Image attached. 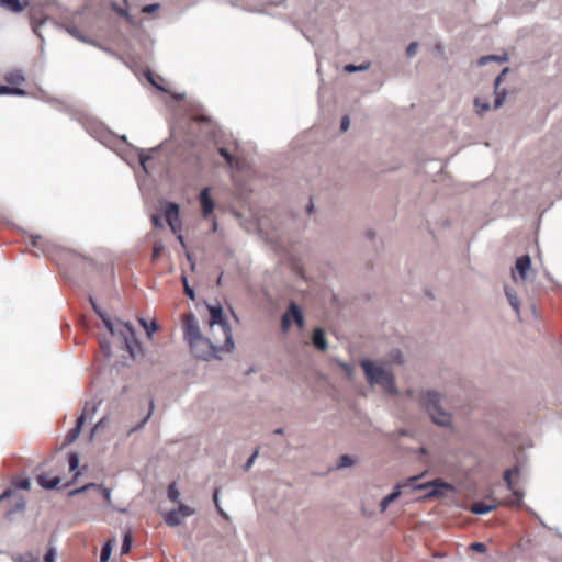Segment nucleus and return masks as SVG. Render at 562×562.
Segmentation results:
<instances>
[{
    "instance_id": "nucleus-38",
    "label": "nucleus",
    "mask_w": 562,
    "mask_h": 562,
    "mask_svg": "<svg viewBox=\"0 0 562 562\" xmlns=\"http://www.w3.org/2000/svg\"><path fill=\"white\" fill-rule=\"evenodd\" d=\"M474 105L476 108V112L479 114H482L483 112H486L491 109V105L487 101H482L481 99L476 98L474 100Z\"/></svg>"
},
{
    "instance_id": "nucleus-47",
    "label": "nucleus",
    "mask_w": 562,
    "mask_h": 562,
    "mask_svg": "<svg viewBox=\"0 0 562 562\" xmlns=\"http://www.w3.org/2000/svg\"><path fill=\"white\" fill-rule=\"evenodd\" d=\"M418 44L416 42H412L406 47V55L407 57H414L417 54Z\"/></svg>"
},
{
    "instance_id": "nucleus-60",
    "label": "nucleus",
    "mask_w": 562,
    "mask_h": 562,
    "mask_svg": "<svg viewBox=\"0 0 562 562\" xmlns=\"http://www.w3.org/2000/svg\"><path fill=\"white\" fill-rule=\"evenodd\" d=\"M503 78H502V75H498L495 80H494V90L497 91V90H501L499 89V85L502 82Z\"/></svg>"
},
{
    "instance_id": "nucleus-3",
    "label": "nucleus",
    "mask_w": 562,
    "mask_h": 562,
    "mask_svg": "<svg viewBox=\"0 0 562 562\" xmlns=\"http://www.w3.org/2000/svg\"><path fill=\"white\" fill-rule=\"evenodd\" d=\"M2 505L7 508L5 519L16 522L24 518L26 512V498L21 492L14 490L2 491Z\"/></svg>"
},
{
    "instance_id": "nucleus-59",
    "label": "nucleus",
    "mask_w": 562,
    "mask_h": 562,
    "mask_svg": "<svg viewBox=\"0 0 562 562\" xmlns=\"http://www.w3.org/2000/svg\"><path fill=\"white\" fill-rule=\"evenodd\" d=\"M151 222L155 227H162V222L159 215L153 214L151 215Z\"/></svg>"
},
{
    "instance_id": "nucleus-11",
    "label": "nucleus",
    "mask_w": 562,
    "mask_h": 562,
    "mask_svg": "<svg viewBox=\"0 0 562 562\" xmlns=\"http://www.w3.org/2000/svg\"><path fill=\"white\" fill-rule=\"evenodd\" d=\"M183 336L184 340L189 344L200 337H203L201 333L199 321L196 316L192 313L188 314L184 317V326H183Z\"/></svg>"
},
{
    "instance_id": "nucleus-37",
    "label": "nucleus",
    "mask_w": 562,
    "mask_h": 562,
    "mask_svg": "<svg viewBox=\"0 0 562 562\" xmlns=\"http://www.w3.org/2000/svg\"><path fill=\"white\" fill-rule=\"evenodd\" d=\"M370 64L367 63V64H361V65H353V64H348L344 67L345 71L347 72H357V71H364L369 68Z\"/></svg>"
},
{
    "instance_id": "nucleus-63",
    "label": "nucleus",
    "mask_w": 562,
    "mask_h": 562,
    "mask_svg": "<svg viewBox=\"0 0 562 562\" xmlns=\"http://www.w3.org/2000/svg\"><path fill=\"white\" fill-rule=\"evenodd\" d=\"M102 424H103V419H101L97 423V425L94 426V428L92 430L91 437L93 436L94 431H97L100 427H102Z\"/></svg>"
},
{
    "instance_id": "nucleus-28",
    "label": "nucleus",
    "mask_w": 562,
    "mask_h": 562,
    "mask_svg": "<svg viewBox=\"0 0 562 562\" xmlns=\"http://www.w3.org/2000/svg\"><path fill=\"white\" fill-rule=\"evenodd\" d=\"M80 434H81L80 426H76L75 428L70 429L65 437L64 446L75 442L78 439V437L80 436Z\"/></svg>"
},
{
    "instance_id": "nucleus-16",
    "label": "nucleus",
    "mask_w": 562,
    "mask_h": 562,
    "mask_svg": "<svg viewBox=\"0 0 562 562\" xmlns=\"http://www.w3.org/2000/svg\"><path fill=\"white\" fill-rule=\"evenodd\" d=\"M312 344L316 349L322 351H325L328 348L327 339L325 337V331L323 328L316 327L314 329L312 336Z\"/></svg>"
},
{
    "instance_id": "nucleus-30",
    "label": "nucleus",
    "mask_w": 562,
    "mask_h": 562,
    "mask_svg": "<svg viewBox=\"0 0 562 562\" xmlns=\"http://www.w3.org/2000/svg\"><path fill=\"white\" fill-rule=\"evenodd\" d=\"M355 464V460L349 454H341L338 459L336 470L350 468Z\"/></svg>"
},
{
    "instance_id": "nucleus-27",
    "label": "nucleus",
    "mask_w": 562,
    "mask_h": 562,
    "mask_svg": "<svg viewBox=\"0 0 562 562\" xmlns=\"http://www.w3.org/2000/svg\"><path fill=\"white\" fill-rule=\"evenodd\" d=\"M31 487V480L29 477L21 479L18 481H13L7 490H14L16 492H20L21 490L27 491Z\"/></svg>"
},
{
    "instance_id": "nucleus-1",
    "label": "nucleus",
    "mask_w": 562,
    "mask_h": 562,
    "mask_svg": "<svg viewBox=\"0 0 562 562\" xmlns=\"http://www.w3.org/2000/svg\"><path fill=\"white\" fill-rule=\"evenodd\" d=\"M445 396L438 391L428 390L419 394V404L430 420L442 428L452 427V414L443 406Z\"/></svg>"
},
{
    "instance_id": "nucleus-35",
    "label": "nucleus",
    "mask_w": 562,
    "mask_h": 562,
    "mask_svg": "<svg viewBox=\"0 0 562 562\" xmlns=\"http://www.w3.org/2000/svg\"><path fill=\"white\" fill-rule=\"evenodd\" d=\"M179 497H180V492H179L176 483H171L168 486V498H169V501L176 503V502L179 501Z\"/></svg>"
},
{
    "instance_id": "nucleus-49",
    "label": "nucleus",
    "mask_w": 562,
    "mask_h": 562,
    "mask_svg": "<svg viewBox=\"0 0 562 562\" xmlns=\"http://www.w3.org/2000/svg\"><path fill=\"white\" fill-rule=\"evenodd\" d=\"M68 32L74 36L76 37L77 40L83 42V43H90L89 40H87L85 36L80 35V32L78 29L76 27H71L68 30Z\"/></svg>"
},
{
    "instance_id": "nucleus-56",
    "label": "nucleus",
    "mask_w": 562,
    "mask_h": 562,
    "mask_svg": "<svg viewBox=\"0 0 562 562\" xmlns=\"http://www.w3.org/2000/svg\"><path fill=\"white\" fill-rule=\"evenodd\" d=\"M218 153L227 162H232L233 157L226 148H220Z\"/></svg>"
},
{
    "instance_id": "nucleus-32",
    "label": "nucleus",
    "mask_w": 562,
    "mask_h": 562,
    "mask_svg": "<svg viewBox=\"0 0 562 562\" xmlns=\"http://www.w3.org/2000/svg\"><path fill=\"white\" fill-rule=\"evenodd\" d=\"M133 537L130 532H126L123 537L122 546H121V554H126L130 552L132 548Z\"/></svg>"
},
{
    "instance_id": "nucleus-31",
    "label": "nucleus",
    "mask_w": 562,
    "mask_h": 562,
    "mask_svg": "<svg viewBox=\"0 0 562 562\" xmlns=\"http://www.w3.org/2000/svg\"><path fill=\"white\" fill-rule=\"evenodd\" d=\"M15 562H40V558L37 554L33 552H26L24 554H19L15 559Z\"/></svg>"
},
{
    "instance_id": "nucleus-48",
    "label": "nucleus",
    "mask_w": 562,
    "mask_h": 562,
    "mask_svg": "<svg viewBox=\"0 0 562 562\" xmlns=\"http://www.w3.org/2000/svg\"><path fill=\"white\" fill-rule=\"evenodd\" d=\"M164 248L165 247L161 243L155 244L154 249H153L151 259L157 260L158 257L160 256V254L162 252Z\"/></svg>"
},
{
    "instance_id": "nucleus-53",
    "label": "nucleus",
    "mask_w": 562,
    "mask_h": 562,
    "mask_svg": "<svg viewBox=\"0 0 562 562\" xmlns=\"http://www.w3.org/2000/svg\"><path fill=\"white\" fill-rule=\"evenodd\" d=\"M350 126V119L348 115H345L341 117V121H340V130L341 132H347L348 128Z\"/></svg>"
},
{
    "instance_id": "nucleus-20",
    "label": "nucleus",
    "mask_w": 562,
    "mask_h": 562,
    "mask_svg": "<svg viewBox=\"0 0 562 562\" xmlns=\"http://www.w3.org/2000/svg\"><path fill=\"white\" fill-rule=\"evenodd\" d=\"M290 313L292 315V321L297 325V327L303 328L305 324L304 316L300 306L295 302L290 303Z\"/></svg>"
},
{
    "instance_id": "nucleus-8",
    "label": "nucleus",
    "mask_w": 562,
    "mask_h": 562,
    "mask_svg": "<svg viewBox=\"0 0 562 562\" xmlns=\"http://www.w3.org/2000/svg\"><path fill=\"white\" fill-rule=\"evenodd\" d=\"M26 78L22 70L15 69L5 75V81L8 82V86L2 85V95H19L23 97L26 95V91L22 88H19V85H22L25 82Z\"/></svg>"
},
{
    "instance_id": "nucleus-62",
    "label": "nucleus",
    "mask_w": 562,
    "mask_h": 562,
    "mask_svg": "<svg viewBox=\"0 0 562 562\" xmlns=\"http://www.w3.org/2000/svg\"><path fill=\"white\" fill-rule=\"evenodd\" d=\"M42 239V237L40 235H36V236H33L32 237V246L33 247H38V241Z\"/></svg>"
},
{
    "instance_id": "nucleus-26",
    "label": "nucleus",
    "mask_w": 562,
    "mask_h": 562,
    "mask_svg": "<svg viewBox=\"0 0 562 562\" xmlns=\"http://www.w3.org/2000/svg\"><path fill=\"white\" fill-rule=\"evenodd\" d=\"M114 543L115 539H112L103 544L100 554V562H108L110 560Z\"/></svg>"
},
{
    "instance_id": "nucleus-57",
    "label": "nucleus",
    "mask_w": 562,
    "mask_h": 562,
    "mask_svg": "<svg viewBox=\"0 0 562 562\" xmlns=\"http://www.w3.org/2000/svg\"><path fill=\"white\" fill-rule=\"evenodd\" d=\"M97 490L102 492V495H103L104 499L106 501V503L111 502V490L110 488L102 486V488H97Z\"/></svg>"
},
{
    "instance_id": "nucleus-54",
    "label": "nucleus",
    "mask_w": 562,
    "mask_h": 562,
    "mask_svg": "<svg viewBox=\"0 0 562 562\" xmlns=\"http://www.w3.org/2000/svg\"><path fill=\"white\" fill-rule=\"evenodd\" d=\"M160 8L159 3H150L143 8V12L145 13H153L157 11Z\"/></svg>"
},
{
    "instance_id": "nucleus-58",
    "label": "nucleus",
    "mask_w": 562,
    "mask_h": 562,
    "mask_svg": "<svg viewBox=\"0 0 562 562\" xmlns=\"http://www.w3.org/2000/svg\"><path fill=\"white\" fill-rule=\"evenodd\" d=\"M340 368L347 373L348 376L352 375L353 369L350 364H348L346 362H341Z\"/></svg>"
},
{
    "instance_id": "nucleus-24",
    "label": "nucleus",
    "mask_w": 562,
    "mask_h": 562,
    "mask_svg": "<svg viewBox=\"0 0 562 562\" xmlns=\"http://www.w3.org/2000/svg\"><path fill=\"white\" fill-rule=\"evenodd\" d=\"M507 60H508V55L506 53H504L502 55H486V56H482L477 60V65L479 66H484V65H486L490 61L505 63Z\"/></svg>"
},
{
    "instance_id": "nucleus-25",
    "label": "nucleus",
    "mask_w": 562,
    "mask_h": 562,
    "mask_svg": "<svg viewBox=\"0 0 562 562\" xmlns=\"http://www.w3.org/2000/svg\"><path fill=\"white\" fill-rule=\"evenodd\" d=\"M139 325L145 329L147 337H151L158 330V323L156 321L147 322L145 318H138Z\"/></svg>"
},
{
    "instance_id": "nucleus-41",
    "label": "nucleus",
    "mask_w": 562,
    "mask_h": 562,
    "mask_svg": "<svg viewBox=\"0 0 562 562\" xmlns=\"http://www.w3.org/2000/svg\"><path fill=\"white\" fill-rule=\"evenodd\" d=\"M150 417H151V413H148L136 426L132 427L128 430V435H132L133 432L143 429Z\"/></svg>"
},
{
    "instance_id": "nucleus-22",
    "label": "nucleus",
    "mask_w": 562,
    "mask_h": 562,
    "mask_svg": "<svg viewBox=\"0 0 562 562\" xmlns=\"http://www.w3.org/2000/svg\"><path fill=\"white\" fill-rule=\"evenodd\" d=\"M101 321L103 322L104 326L106 327V329L112 334V335H116L117 336V330H121L122 329V325H121V319L117 321V324H114L110 316L104 313L103 315L100 316Z\"/></svg>"
},
{
    "instance_id": "nucleus-50",
    "label": "nucleus",
    "mask_w": 562,
    "mask_h": 562,
    "mask_svg": "<svg viewBox=\"0 0 562 562\" xmlns=\"http://www.w3.org/2000/svg\"><path fill=\"white\" fill-rule=\"evenodd\" d=\"M470 548L476 552H486V546L483 542H473L470 544Z\"/></svg>"
},
{
    "instance_id": "nucleus-19",
    "label": "nucleus",
    "mask_w": 562,
    "mask_h": 562,
    "mask_svg": "<svg viewBox=\"0 0 562 562\" xmlns=\"http://www.w3.org/2000/svg\"><path fill=\"white\" fill-rule=\"evenodd\" d=\"M164 215L167 223L177 222L179 220V205L173 202H167Z\"/></svg>"
},
{
    "instance_id": "nucleus-13",
    "label": "nucleus",
    "mask_w": 562,
    "mask_h": 562,
    "mask_svg": "<svg viewBox=\"0 0 562 562\" xmlns=\"http://www.w3.org/2000/svg\"><path fill=\"white\" fill-rule=\"evenodd\" d=\"M518 473H519V468L518 467H515L513 469H507L504 472V481H505V483L507 485V488L509 491H512L513 495L516 497V501L514 502V504H520L521 501H522V497H524L522 492L514 490V485H513V481H512V475L513 474H518Z\"/></svg>"
},
{
    "instance_id": "nucleus-42",
    "label": "nucleus",
    "mask_w": 562,
    "mask_h": 562,
    "mask_svg": "<svg viewBox=\"0 0 562 562\" xmlns=\"http://www.w3.org/2000/svg\"><path fill=\"white\" fill-rule=\"evenodd\" d=\"M390 360L393 363L402 364L404 362V357H403L402 352L396 349V350L391 351Z\"/></svg>"
},
{
    "instance_id": "nucleus-4",
    "label": "nucleus",
    "mask_w": 562,
    "mask_h": 562,
    "mask_svg": "<svg viewBox=\"0 0 562 562\" xmlns=\"http://www.w3.org/2000/svg\"><path fill=\"white\" fill-rule=\"evenodd\" d=\"M207 310L210 312V322L209 325L212 330H215L216 327L218 330H221L222 335L224 336V345L222 347L223 350L226 352H231L235 348V344L233 341V335L231 325L227 322V319L224 316L223 307L221 304H207Z\"/></svg>"
},
{
    "instance_id": "nucleus-44",
    "label": "nucleus",
    "mask_w": 562,
    "mask_h": 562,
    "mask_svg": "<svg viewBox=\"0 0 562 562\" xmlns=\"http://www.w3.org/2000/svg\"><path fill=\"white\" fill-rule=\"evenodd\" d=\"M145 78L158 90L166 92L167 90L155 81L154 74L150 70L145 71Z\"/></svg>"
},
{
    "instance_id": "nucleus-40",
    "label": "nucleus",
    "mask_w": 562,
    "mask_h": 562,
    "mask_svg": "<svg viewBox=\"0 0 562 562\" xmlns=\"http://www.w3.org/2000/svg\"><path fill=\"white\" fill-rule=\"evenodd\" d=\"M80 457L78 453L72 452L69 454V470L75 471L79 467Z\"/></svg>"
},
{
    "instance_id": "nucleus-7",
    "label": "nucleus",
    "mask_w": 562,
    "mask_h": 562,
    "mask_svg": "<svg viewBox=\"0 0 562 562\" xmlns=\"http://www.w3.org/2000/svg\"><path fill=\"white\" fill-rule=\"evenodd\" d=\"M122 329L117 330V336L122 339L125 349L131 357L135 358L140 351V344L135 335V329L130 322H121Z\"/></svg>"
},
{
    "instance_id": "nucleus-29",
    "label": "nucleus",
    "mask_w": 562,
    "mask_h": 562,
    "mask_svg": "<svg viewBox=\"0 0 562 562\" xmlns=\"http://www.w3.org/2000/svg\"><path fill=\"white\" fill-rule=\"evenodd\" d=\"M91 488H102V485L101 484H95V483H88L81 487H78V488H75V490H71L69 493H68V496L69 497H72V496H76L78 494H81V493H85Z\"/></svg>"
},
{
    "instance_id": "nucleus-15",
    "label": "nucleus",
    "mask_w": 562,
    "mask_h": 562,
    "mask_svg": "<svg viewBox=\"0 0 562 562\" xmlns=\"http://www.w3.org/2000/svg\"><path fill=\"white\" fill-rule=\"evenodd\" d=\"M200 203H201V207H202V211H203V215L204 216H207L209 214H211L214 210V202L210 195V189L209 188H204L201 192H200Z\"/></svg>"
},
{
    "instance_id": "nucleus-23",
    "label": "nucleus",
    "mask_w": 562,
    "mask_h": 562,
    "mask_svg": "<svg viewBox=\"0 0 562 562\" xmlns=\"http://www.w3.org/2000/svg\"><path fill=\"white\" fill-rule=\"evenodd\" d=\"M25 4L20 0H2V9H5L13 13H20L24 10Z\"/></svg>"
},
{
    "instance_id": "nucleus-33",
    "label": "nucleus",
    "mask_w": 562,
    "mask_h": 562,
    "mask_svg": "<svg viewBox=\"0 0 562 562\" xmlns=\"http://www.w3.org/2000/svg\"><path fill=\"white\" fill-rule=\"evenodd\" d=\"M291 323H292V315L290 313V307H289L288 311L282 315V318H281V329L283 333H286L290 329Z\"/></svg>"
},
{
    "instance_id": "nucleus-45",
    "label": "nucleus",
    "mask_w": 562,
    "mask_h": 562,
    "mask_svg": "<svg viewBox=\"0 0 562 562\" xmlns=\"http://www.w3.org/2000/svg\"><path fill=\"white\" fill-rule=\"evenodd\" d=\"M259 456V451L258 450H255L251 456L248 458V460L246 461V463L244 464V470L245 471H248L255 463L256 459L258 458Z\"/></svg>"
},
{
    "instance_id": "nucleus-46",
    "label": "nucleus",
    "mask_w": 562,
    "mask_h": 562,
    "mask_svg": "<svg viewBox=\"0 0 562 562\" xmlns=\"http://www.w3.org/2000/svg\"><path fill=\"white\" fill-rule=\"evenodd\" d=\"M533 516L538 519V521L540 522V525H541L542 527H544V528H547V529H549V530L554 531V532L557 533V536H558L559 538H561V539H562V533L560 532L559 528L548 526V525L543 521V519H542L540 516H538L537 514H535V513H533Z\"/></svg>"
},
{
    "instance_id": "nucleus-61",
    "label": "nucleus",
    "mask_w": 562,
    "mask_h": 562,
    "mask_svg": "<svg viewBox=\"0 0 562 562\" xmlns=\"http://www.w3.org/2000/svg\"><path fill=\"white\" fill-rule=\"evenodd\" d=\"M85 420H86V416L83 413V414H81V416L78 417L77 425H76V426H80V430L82 429V425L85 424Z\"/></svg>"
},
{
    "instance_id": "nucleus-5",
    "label": "nucleus",
    "mask_w": 562,
    "mask_h": 562,
    "mask_svg": "<svg viewBox=\"0 0 562 562\" xmlns=\"http://www.w3.org/2000/svg\"><path fill=\"white\" fill-rule=\"evenodd\" d=\"M190 346L193 355L204 361H210L212 359H221L218 356V351H224L222 349L223 346H217L210 338L200 337L188 344Z\"/></svg>"
},
{
    "instance_id": "nucleus-9",
    "label": "nucleus",
    "mask_w": 562,
    "mask_h": 562,
    "mask_svg": "<svg viewBox=\"0 0 562 562\" xmlns=\"http://www.w3.org/2000/svg\"><path fill=\"white\" fill-rule=\"evenodd\" d=\"M412 490L415 491H422V490H429L427 494L425 495L426 498L429 497H437V496H443L447 492L453 491V486L449 483H445L441 481H431L426 482L422 484H414L412 485Z\"/></svg>"
},
{
    "instance_id": "nucleus-6",
    "label": "nucleus",
    "mask_w": 562,
    "mask_h": 562,
    "mask_svg": "<svg viewBox=\"0 0 562 562\" xmlns=\"http://www.w3.org/2000/svg\"><path fill=\"white\" fill-rule=\"evenodd\" d=\"M122 329L117 330V336L122 339L125 349L131 357L135 358L140 351V344L135 335V329L130 322H121Z\"/></svg>"
},
{
    "instance_id": "nucleus-51",
    "label": "nucleus",
    "mask_w": 562,
    "mask_h": 562,
    "mask_svg": "<svg viewBox=\"0 0 562 562\" xmlns=\"http://www.w3.org/2000/svg\"><path fill=\"white\" fill-rule=\"evenodd\" d=\"M89 301L91 303V306L93 308V311L95 312V314L100 317L101 315H103L105 312L98 305V303L95 302V300L90 296L89 297Z\"/></svg>"
},
{
    "instance_id": "nucleus-55",
    "label": "nucleus",
    "mask_w": 562,
    "mask_h": 562,
    "mask_svg": "<svg viewBox=\"0 0 562 562\" xmlns=\"http://www.w3.org/2000/svg\"><path fill=\"white\" fill-rule=\"evenodd\" d=\"M150 159V157L146 154H144L143 151L140 153L139 155V164L143 168L144 171L147 172V167H146V162Z\"/></svg>"
},
{
    "instance_id": "nucleus-12",
    "label": "nucleus",
    "mask_w": 562,
    "mask_h": 562,
    "mask_svg": "<svg viewBox=\"0 0 562 562\" xmlns=\"http://www.w3.org/2000/svg\"><path fill=\"white\" fill-rule=\"evenodd\" d=\"M420 476H411L408 477L404 483H398L394 486V490L392 493L386 495L380 503V509L381 512H385L386 508L391 503H393L395 499H397L401 496V488L406 487L408 485H414L416 481L419 480Z\"/></svg>"
},
{
    "instance_id": "nucleus-36",
    "label": "nucleus",
    "mask_w": 562,
    "mask_h": 562,
    "mask_svg": "<svg viewBox=\"0 0 562 562\" xmlns=\"http://www.w3.org/2000/svg\"><path fill=\"white\" fill-rule=\"evenodd\" d=\"M181 282L183 284L184 293L188 295L190 300L195 299V292L194 290L189 285V281L186 274L181 276Z\"/></svg>"
},
{
    "instance_id": "nucleus-21",
    "label": "nucleus",
    "mask_w": 562,
    "mask_h": 562,
    "mask_svg": "<svg viewBox=\"0 0 562 562\" xmlns=\"http://www.w3.org/2000/svg\"><path fill=\"white\" fill-rule=\"evenodd\" d=\"M496 508L495 504H483L481 502L473 503L470 510L475 515H485Z\"/></svg>"
},
{
    "instance_id": "nucleus-17",
    "label": "nucleus",
    "mask_w": 562,
    "mask_h": 562,
    "mask_svg": "<svg viewBox=\"0 0 562 562\" xmlns=\"http://www.w3.org/2000/svg\"><path fill=\"white\" fill-rule=\"evenodd\" d=\"M531 267V259L529 255H524L517 258L515 268L522 280L527 279V272Z\"/></svg>"
},
{
    "instance_id": "nucleus-10",
    "label": "nucleus",
    "mask_w": 562,
    "mask_h": 562,
    "mask_svg": "<svg viewBox=\"0 0 562 562\" xmlns=\"http://www.w3.org/2000/svg\"><path fill=\"white\" fill-rule=\"evenodd\" d=\"M194 514V509L188 505L179 504V506L164 515V520L169 527L180 526L183 520Z\"/></svg>"
},
{
    "instance_id": "nucleus-14",
    "label": "nucleus",
    "mask_w": 562,
    "mask_h": 562,
    "mask_svg": "<svg viewBox=\"0 0 562 562\" xmlns=\"http://www.w3.org/2000/svg\"><path fill=\"white\" fill-rule=\"evenodd\" d=\"M36 482L45 490H53L60 484L61 479L59 476H50L48 473H42L36 476Z\"/></svg>"
},
{
    "instance_id": "nucleus-34",
    "label": "nucleus",
    "mask_w": 562,
    "mask_h": 562,
    "mask_svg": "<svg viewBox=\"0 0 562 562\" xmlns=\"http://www.w3.org/2000/svg\"><path fill=\"white\" fill-rule=\"evenodd\" d=\"M494 92L496 95L495 101H494V109H499L503 105V103L507 97V91H506V89H502V90H497Z\"/></svg>"
},
{
    "instance_id": "nucleus-39",
    "label": "nucleus",
    "mask_w": 562,
    "mask_h": 562,
    "mask_svg": "<svg viewBox=\"0 0 562 562\" xmlns=\"http://www.w3.org/2000/svg\"><path fill=\"white\" fill-rule=\"evenodd\" d=\"M57 549L54 544L49 543L48 550L44 555V562H55L56 561Z\"/></svg>"
},
{
    "instance_id": "nucleus-18",
    "label": "nucleus",
    "mask_w": 562,
    "mask_h": 562,
    "mask_svg": "<svg viewBox=\"0 0 562 562\" xmlns=\"http://www.w3.org/2000/svg\"><path fill=\"white\" fill-rule=\"evenodd\" d=\"M505 295L510 304V306L514 308L517 315L520 313V301L518 299V295L516 291L509 286H505L504 289Z\"/></svg>"
},
{
    "instance_id": "nucleus-52",
    "label": "nucleus",
    "mask_w": 562,
    "mask_h": 562,
    "mask_svg": "<svg viewBox=\"0 0 562 562\" xmlns=\"http://www.w3.org/2000/svg\"><path fill=\"white\" fill-rule=\"evenodd\" d=\"M48 21V19H43L41 22L38 23H35L33 22V31L34 33L42 38V34H41V27Z\"/></svg>"
},
{
    "instance_id": "nucleus-2",
    "label": "nucleus",
    "mask_w": 562,
    "mask_h": 562,
    "mask_svg": "<svg viewBox=\"0 0 562 562\" xmlns=\"http://www.w3.org/2000/svg\"><path fill=\"white\" fill-rule=\"evenodd\" d=\"M360 366L364 371L367 382L371 386L379 385L383 387V390L389 394H397L395 378L390 370L383 368L380 364H376L375 362L369 359H362L360 361Z\"/></svg>"
},
{
    "instance_id": "nucleus-64",
    "label": "nucleus",
    "mask_w": 562,
    "mask_h": 562,
    "mask_svg": "<svg viewBox=\"0 0 562 562\" xmlns=\"http://www.w3.org/2000/svg\"><path fill=\"white\" fill-rule=\"evenodd\" d=\"M313 210H314V205H313V203H312V202H310V203H308V205H306V212H307L308 214H311V213L313 212Z\"/></svg>"
},
{
    "instance_id": "nucleus-43",
    "label": "nucleus",
    "mask_w": 562,
    "mask_h": 562,
    "mask_svg": "<svg viewBox=\"0 0 562 562\" xmlns=\"http://www.w3.org/2000/svg\"><path fill=\"white\" fill-rule=\"evenodd\" d=\"M213 502H214V505L217 508L220 515L223 517H227L226 513L220 506V490L218 488H215V491L213 493Z\"/></svg>"
}]
</instances>
